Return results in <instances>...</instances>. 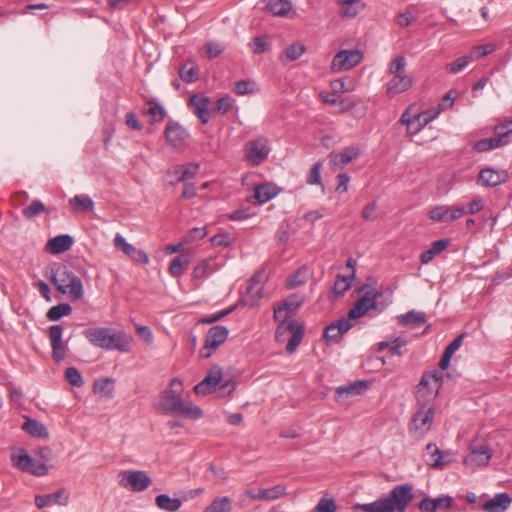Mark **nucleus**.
Masks as SVG:
<instances>
[{"label":"nucleus","instance_id":"obj_1","mask_svg":"<svg viewBox=\"0 0 512 512\" xmlns=\"http://www.w3.org/2000/svg\"><path fill=\"white\" fill-rule=\"evenodd\" d=\"M183 383L178 378H173L168 387L160 392L155 408L165 415H181L188 419L197 420L202 417L200 407L185 402L182 399Z\"/></svg>","mask_w":512,"mask_h":512},{"label":"nucleus","instance_id":"obj_2","mask_svg":"<svg viewBox=\"0 0 512 512\" xmlns=\"http://www.w3.org/2000/svg\"><path fill=\"white\" fill-rule=\"evenodd\" d=\"M414 497L410 484L396 485L389 496L366 504H355L353 509L358 512H405Z\"/></svg>","mask_w":512,"mask_h":512},{"label":"nucleus","instance_id":"obj_3","mask_svg":"<svg viewBox=\"0 0 512 512\" xmlns=\"http://www.w3.org/2000/svg\"><path fill=\"white\" fill-rule=\"evenodd\" d=\"M91 345L107 350L127 353L131 350L132 337L108 327L88 328L83 332Z\"/></svg>","mask_w":512,"mask_h":512},{"label":"nucleus","instance_id":"obj_4","mask_svg":"<svg viewBox=\"0 0 512 512\" xmlns=\"http://www.w3.org/2000/svg\"><path fill=\"white\" fill-rule=\"evenodd\" d=\"M51 282L62 294H68L72 300H79L84 295L81 279L66 265H58L51 270Z\"/></svg>","mask_w":512,"mask_h":512},{"label":"nucleus","instance_id":"obj_5","mask_svg":"<svg viewBox=\"0 0 512 512\" xmlns=\"http://www.w3.org/2000/svg\"><path fill=\"white\" fill-rule=\"evenodd\" d=\"M275 332V340L283 343L288 340L286 351L292 354L296 351L304 336V324L298 323L292 315H282Z\"/></svg>","mask_w":512,"mask_h":512},{"label":"nucleus","instance_id":"obj_6","mask_svg":"<svg viewBox=\"0 0 512 512\" xmlns=\"http://www.w3.org/2000/svg\"><path fill=\"white\" fill-rule=\"evenodd\" d=\"M270 151L268 138L260 136L245 144V160L251 167H258L268 158Z\"/></svg>","mask_w":512,"mask_h":512},{"label":"nucleus","instance_id":"obj_7","mask_svg":"<svg viewBox=\"0 0 512 512\" xmlns=\"http://www.w3.org/2000/svg\"><path fill=\"white\" fill-rule=\"evenodd\" d=\"M11 461L14 467L36 476H44L49 471L47 465L32 458L24 449L12 453Z\"/></svg>","mask_w":512,"mask_h":512},{"label":"nucleus","instance_id":"obj_8","mask_svg":"<svg viewBox=\"0 0 512 512\" xmlns=\"http://www.w3.org/2000/svg\"><path fill=\"white\" fill-rule=\"evenodd\" d=\"M151 478L142 470H125L118 474V483L133 492H142L151 485Z\"/></svg>","mask_w":512,"mask_h":512},{"label":"nucleus","instance_id":"obj_9","mask_svg":"<svg viewBox=\"0 0 512 512\" xmlns=\"http://www.w3.org/2000/svg\"><path fill=\"white\" fill-rule=\"evenodd\" d=\"M228 334L229 330L226 326L211 327L206 334L204 347L200 351L201 357L208 359L212 352L226 341Z\"/></svg>","mask_w":512,"mask_h":512},{"label":"nucleus","instance_id":"obj_10","mask_svg":"<svg viewBox=\"0 0 512 512\" xmlns=\"http://www.w3.org/2000/svg\"><path fill=\"white\" fill-rule=\"evenodd\" d=\"M382 296V292L376 291L374 289L367 290L365 294L354 304V306L349 310L346 319H349L351 322L352 319L360 318L371 310L375 309L377 305V300Z\"/></svg>","mask_w":512,"mask_h":512},{"label":"nucleus","instance_id":"obj_11","mask_svg":"<svg viewBox=\"0 0 512 512\" xmlns=\"http://www.w3.org/2000/svg\"><path fill=\"white\" fill-rule=\"evenodd\" d=\"M362 58L363 54L359 50H341L334 56L331 70L333 72L350 70L358 65Z\"/></svg>","mask_w":512,"mask_h":512},{"label":"nucleus","instance_id":"obj_12","mask_svg":"<svg viewBox=\"0 0 512 512\" xmlns=\"http://www.w3.org/2000/svg\"><path fill=\"white\" fill-rule=\"evenodd\" d=\"M52 358L55 362H62L66 357L67 344L63 343V327L58 324L51 325L48 330Z\"/></svg>","mask_w":512,"mask_h":512},{"label":"nucleus","instance_id":"obj_13","mask_svg":"<svg viewBox=\"0 0 512 512\" xmlns=\"http://www.w3.org/2000/svg\"><path fill=\"white\" fill-rule=\"evenodd\" d=\"M353 327V324L345 317L330 323L324 330L323 338L327 342L339 344L343 335Z\"/></svg>","mask_w":512,"mask_h":512},{"label":"nucleus","instance_id":"obj_14","mask_svg":"<svg viewBox=\"0 0 512 512\" xmlns=\"http://www.w3.org/2000/svg\"><path fill=\"white\" fill-rule=\"evenodd\" d=\"M223 378V372L221 367L215 365L207 371L204 379L199 382L195 387L194 391L198 395H207L212 389L220 384Z\"/></svg>","mask_w":512,"mask_h":512},{"label":"nucleus","instance_id":"obj_15","mask_svg":"<svg viewBox=\"0 0 512 512\" xmlns=\"http://www.w3.org/2000/svg\"><path fill=\"white\" fill-rule=\"evenodd\" d=\"M491 457L492 454L488 445L471 446L470 453L464 458L463 462L467 467L475 469L476 467L487 465Z\"/></svg>","mask_w":512,"mask_h":512},{"label":"nucleus","instance_id":"obj_16","mask_svg":"<svg viewBox=\"0 0 512 512\" xmlns=\"http://www.w3.org/2000/svg\"><path fill=\"white\" fill-rule=\"evenodd\" d=\"M507 179L508 174L506 171L485 168L480 170L477 183L483 187H496L505 183Z\"/></svg>","mask_w":512,"mask_h":512},{"label":"nucleus","instance_id":"obj_17","mask_svg":"<svg viewBox=\"0 0 512 512\" xmlns=\"http://www.w3.org/2000/svg\"><path fill=\"white\" fill-rule=\"evenodd\" d=\"M69 493L65 488H60L53 493L45 495H37L35 497V505L38 509H42L51 505H67Z\"/></svg>","mask_w":512,"mask_h":512},{"label":"nucleus","instance_id":"obj_18","mask_svg":"<svg viewBox=\"0 0 512 512\" xmlns=\"http://www.w3.org/2000/svg\"><path fill=\"white\" fill-rule=\"evenodd\" d=\"M165 137L171 146L180 148L189 137V133L177 122L170 121L165 129Z\"/></svg>","mask_w":512,"mask_h":512},{"label":"nucleus","instance_id":"obj_19","mask_svg":"<svg viewBox=\"0 0 512 512\" xmlns=\"http://www.w3.org/2000/svg\"><path fill=\"white\" fill-rule=\"evenodd\" d=\"M435 411L433 407L417 410L413 416V425L416 432L422 436L428 432L434 420Z\"/></svg>","mask_w":512,"mask_h":512},{"label":"nucleus","instance_id":"obj_20","mask_svg":"<svg viewBox=\"0 0 512 512\" xmlns=\"http://www.w3.org/2000/svg\"><path fill=\"white\" fill-rule=\"evenodd\" d=\"M370 387V382L366 380L355 381L344 386H340L335 391V399L340 402L351 396L361 395Z\"/></svg>","mask_w":512,"mask_h":512},{"label":"nucleus","instance_id":"obj_21","mask_svg":"<svg viewBox=\"0 0 512 512\" xmlns=\"http://www.w3.org/2000/svg\"><path fill=\"white\" fill-rule=\"evenodd\" d=\"M413 85V78L410 75H394L386 84V93L392 98L397 94L409 90Z\"/></svg>","mask_w":512,"mask_h":512},{"label":"nucleus","instance_id":"obj_22","mask_svg":"<svg viewBox=\"0 0 512 512\" xmlns=\"http://www.w3.org/2000/svg\"><path fill=\"white\" fill-rule=\"evenodd\" d=\"M453 498L443 495L437 498L425 496L419 503L418 508L422 512H435L438 509H449L452 505Z\"/></svg>","mask_w":512,"mask_h":512},{"label":"nucleus","instance_id":"obj_23","mask_svg":"<svg viewBox=\"0 0 512 512\" xmlns=\"http://www.w3.org/2000/svg\"><path fill=\"white\" fill-rule=\"evenodd\" d=\"M189 104L194 108V114L200 119V121L203 124L209 122L210 111L208 109V97L199 96L197 94L192 95L189 99Z\"/></svg>","mask_w":512,"mask_h":512},{"label":"nucleus","instance_id":"obj_24","mask_svg":"<svg viewBox=\"0 0 512 512\" xmlns=\"http://www.w3.org/2000/svg\"><path fill=\"white\" fill-rule=\"evenodd\" d=\"M360 154L358 148L355 147H347L343 151L335 153L331 152L329 154L330 162L339 168H343L347 164H349L352 160L356 159Z\"/></svg>","mask_w":512,"mask_h":512},{"label":"nucleus","instance_id":"obj_25","mask_svg":"<svg viewBox=\"0 0 512 512\" xmlns=\"http://www.w3.org/2000/svg\"><path fill=\"white\" fill-rule=\"evenodd\" d=\"M511 502L512 499L508 493H499L486 501L482 508L486 512H504L508 509Z\"/></svg>","mask_w":512,"mask_h":512},{"label":"nucleus","instance_id":"obj_26","mask_svg":"<svg viewBox=\"0 0 512 512\" xmlns=\"http://www.w3.org/2000/svg\"><path fill=\"white\" fill-rule=\"evenodd\" d=\"M280 193V188L272 183H263L254 188V198L257 203L264 204L276 197Z\"/></svg>","mask_w":512,"mask_h":512},{"label":"nucleus","instance_id":"obj_27","mask_svg":"<svg viewBox=\"0 0 512 512\" xmlns=\"http://www.w3.org/2000/svg\"><path fill=\"white\" fill-rule=\"evenodd\" d=\"M336 3L342 7L339 13L342 18H355L366 7L362 0H336Z\"/></svg>","mask_w":512,"mask_h":512},{"label":"nucleus","instance_id":"obj_28","mask_svg":"<svg viewBox=\"0 0 512 512\" xmlns=\"http://www.w3.org/2000/svg\"><path fill=\"white\" fill-rule=\"evenodd\" d=\"M73 245V238L68 234L58 235L51 238L46 245V249L51 254H60L71 248Z\"/></svg>","mask_w":512,"mask_h":512},{"label":"nucleus","instance_id":"obj_29","mask_svg":"<svg viewBox=\"0 0 512 512\" xmlns=\"http://www.w3.org/2000/svg\"><path fill=\"white\" fill-rule=\"evenodd\" d=\"M263 285L260 281L258 283H249L245 294L242 296V303L245 306L253 307L257 304L262 297Z\"/></svg>","mask_w":512,"mask_h":512},{"label":"nucleus","instance_id":"obj_30","mask_svg":"<svg viewBox=\"0 0 512 512\" xmlns=\"http://www.w3.org/2000/svg\"><path fill=\"white\" fill-rule=\"evenodd\" d=\"M443 371L426 372L421 378V387H424L427 383H432L429 388L428 395H437L443 382Z\"/></svg>","mask_w":512,"mask_h":512},{"label":"nucleus","instance_id":"obj_31","mask_svg":"<svg viewBox=\"0 0 512 512\" xmlns=\"http://www.w3.org/2000/svg\"><path fill=\"white\" fill-rule=\"evenodd\" d=\"M22 428L32 437L40 439H47L49 437V432L45 425L37 420L27 418Z\"/></svg>","mask_w":512,"mask_h":512},{"label":"nucleus","instance_id":"obj_32","mask_svg":"<svg viewBox=\"0 0 512 512\" xmlns=\"http://www.w3.org/2000/svg\"><path fill=\"white\" fill-rule=\"evenodd\" d=\"M397 319L402 326H411L413 328L420 327L426 323L425 314L414 310L399 315Z\"/></svg>","mask_w":512,"mask_h":512},{"label":"nucleus","instance_id":"obj_33","mask_svg":"<svg viewBox=\"0 0 512 512\" xmlns=\"http://www.w3.org/2000/svg\"><path fill=\"white\" fill-rule=\"evenodd\" d=\"M69 205L74 212L93 211L94 202L87 194H79L69 199Z\"/></svg>","mask_w":512,"mask_h":512},{"label":"nucleus","instance_id":"obj_34","mask_svg":"<svg viewBox=\"0 0 512 512\" xmlns=\"http://www.w3.org/2000/svg\"><path fill=\"white\" fill-rule=\"evenodd\" d=\"M266 9L274 16L286 17L292 9V3L289 0H269Z\"/></svg>","mask_w":512,"mask_h":512},{"label":"nucleus","instance_id":"obj_35","mask_svg":"<svg viewBox=\"0 0 512 512\" xmlns=\"http://www.w3.org/2000/svg\"><path fill=\"white\" fill-rule=\"evenodd\" d=\"M426 449L433 458L431 463L433 468H443L449 462V454L441 451L435 444L429 443Z\"/></svg>","mask_w":512,"mask_h":512},{"label":"nucleus","instance_id":"obj_36","mask_svg":"<svg viewBox=\"0 0 512 512\" xmlns=\"http://www.w3.org/2000/svg\"><path fill=\"white\" fill-rule=\"evenodd\" d=\"M287 493L284 485L278 484L271 488L259 490V501H273L277 500Z\"/></svg>","mask_w":512,"mask_h":512},{"label":"nucleus","instance_id":"obj_37","mask_svg":"<svg viewBox=\"0 0 512 512\" xmlns=\"http://www.w3.org/2000/svg\"><path fill=\"white\" fill-rule=\"evenodd\" d=\"M155 502L160 509L168 512H176L182 505V502L178 498H171L166 494L158 495Z\"/></svg>","mask_w":512,"mask_h":512},{"label":"nucleus","instance_id":"obj_38","mask_svg":"<svg viewBox=\"0 0 512 512\" xmlns=\"http://www.w3.org/2000/svg\"><path fill=\"white\" fill-rule=\"evenodd\" d=\"M232 501L228 496L216 497L203 512H231Z\"/></svg>","mask_w":512,"mask_h":512},{"label":"nucleus","instance_id":"obj_39","mask_svg":"<svg viewBox=\"0 0 512 512\" xmlns=\"http://www.w3.org/2000/svg\"><path fill=\"white\" fill-rule=\"evenodd\" d=\"M354 280V272L347 275H338L333 286V292L336 296H343L351 288Z\"/></svg>","mask_w":512,"mask_h":512},{"label":"nucleus","instance_id":"obj_40","mask_svg":"<svg viewBox=\"0 0 512 512\" xmlns=\"http://www.w3.org/2000/svg\"><path fill=\"white\" fill-rule=\"evenodd\" d=\"M179 77L186 83L197 81L199 79L198 66L193 62L185 63L179 69Z\"/></svg>","mask_w":512,"mask_h":512},{"label":"nucleus","instance_id":"obj_41","mask_svg":"<svg viewBox=\"0 0 512 512\" xmlns=\"http://www.w3.org/2000/svg\"><path fill=\"white\" fill-rule=\"evenodd\" d=\"M71 312H72V307L70 304L61 303V304L51 307L48 310L46 317L50 321H58L62 317L70 315Z\"/></svg>","mask_w":512,"mask_h":512},{"label":"nucleus","instance_id":"obj_42","mask_svg":"<svg viewBox=\"0 0 512 512\" xmlns=\"http://www.w3.org/2000/svg\"><path fill=\"white\" fill-rule=\"evenodd\" d=\"M306 51L305 45L301 43H293L289 45L280 56V60L284 61V58L294 61L299 59Z\"/></svg>","mask_w":512,"mask_h":512},{"label":"nucleus","instance_id":"obj_43","mask_svg":"<svg viewBox=\"0 0 512 512\" xmlns=\"http://www.w3.org/2000/svg\"><path fill=\"white\" fill-rule=\"evenodd\" d=\"M46 212V207L42 201L35 199L23 209V215L27 219H33L41 213Z\"/></svg>","mask_w":512,"mask_h":512},{"label":"nucleus","instance_id":"obj_44","mask_svg":"<svg viewBox=\"0 0 512 512\" xmlns=\"http://www.w3.org/2000/svg\"><path fill=\"white\" fill-rule=\"evenodd\" d=\"M438 115H439V111H437V110H427L422 113L415 114V118L417 119V128L413 133H418L419 131H421L427 124H429Z\"/></svg>","mask_w":512,"mask_h":512},{"label":"nucleus","instance_id":"obj_45","mask_svg":"<svg viewBox=\"0 0 512 512\" xmlns=\"http://www.w3.org/2000/svg\"><path fill=\"white\" fill-rule=\"evenodd\" d=\"M503 144L502 139L496 135V137L482 139L476 142L474 149L478 152L488 151L497 148Z\"/></svg>","mask_w":512,"mask_h":512},{"label":"nucleus","instance_id":"obj_46","mask_svg":"<svg viewBox=\"0 0 512 512\" xmlns=\"http://www.w3.org/2000/svg\"><path fill=\"white\" fill-rule=\"evenodd\" d=\"M300 305V302L296 300V297H290L283 304L279 305L278 308L274 309V319L280 320L282 315H291L290 311L293 308H297Z\"/></svg>","mask_w":512,"mask_h":512},{"label":"nucleus","instance_id":"obj_47","mask_svg":"<svg viewBox=\"0 0 512 512\" xmlns=\"http://www.w3.org/2000/svg\"><path fill=\"white\" fill-rule=\"evenodd\" d=\"M429 218L436 222H450L449 207L446 205L436 206L429 212Z\"/></svg>","mask_w":512,"mask_h":512},{"label":"nucleus","instance_id":"obj_48","mask_svg":"<svg viewBox=\"0 0 512 512\" xmlns=\"http://www.w3.org/2000/svg\"><path fill=\"white\" fill-rule=\"evenodd\" d=\"M471 60V56L469 55L459 57L455 61L446 64L445 70L450 73L456 74L465 69Z\"/></svg>","mask_w":512,"mask_h":512},{"label":"nucleus","instance_id":"obj_49","mask_svg":"<svg viewBox=\"0 0 512 512\" xmlns=\"http://www.w3.org/2000/svg\"><path fill=\"white\" fill-rule=\"evenodd\" d=\"M496 50V45L492 43L475 46L471 49L469 56L471 59H480L493 53Z\"/></svg>","mask_w":512,"mask_h":512},{"label":"nucleus","instance_id":"obj_50","mask_svg":"<svg viewBox=\"0 0 512 512\" xmlns=\"http://www.w3.org/2000/svg\"><path fill=\"white\" fill-rule=\"evenodd\" d=\"M199 170V165H192L191 167L177 166V171H180V176L176 179V183L184 182L187 183L189 179H192Z\"/></svg>","mask_w":512,"mask_h":512},{"label":"nucleus","instance_id":"obj_51","mask_svg":"<svg viewBox=\"0 0 512 512\" xmlns=\"http://www.w3.org/2000/svg\"><path fill=\"white\" fill-rule=\"evenodd\" d=\"M336 510L337 505L333 498L322 497L313 512H335Z\"/></svg>","mask_w":512,"mask_h":512},{"label":"nucleus","instance_id":"obj_52","mask_svg":"<svg viewBox=\"0 0 512 512\" xmlns=\"http://www.w3.org/2000/svg\"><path fill=\"white\" fill-rule=\"evenodd\" d=\"M225 50L223 44L215 41H209L205 44V52L208 59H214L221 55Z\"/></svg>","mask_w":512,"mask_h":512},{"label":"nucleus","instance_id":"obj_53","mask_svg":"<svg viewBox=\"0 0 512 512\" xmlns=\"http://www.w3.org/2000/svg\"><path fill=\"white\" fill-rule=\"evenodd\" d=\"M65 379L74 387H80L83 384L82 375L75 367H69L66 369Z\"/></svg>","mask_w":512,"mask_h":512},{"label":"nucleus","instance_id":"obj_54","mask_svg":"<svg viewBox=\"0 0 512 512\" xmlns=\"http://www.w3.org/2000/svg\"><path fill=\"white\" fill-rule=\"evenodd\" d=\"M234 306L232 307H229L225 310H222L220 312H217L215 314H212V315H209V316H205V317H202L198 320V324H212V323H215L221 319H223L225 316L229 315L230 313H232V311L234 310Z\"/></svg>","mask_w":512,"mask_h":512},{"label":"nucleus","instance_id":"obj_55","mask_svg":"<svg viewBox=\"0 0 512 512\" xmlns=\"http://www.w3.org/2000/svg\"><path fill=\"white\" fill-rule=\"evenodd\" d=\"M321 168L322 164L320 162H316L311 167L308 177H307V183L309 185H319L322 184L321 180Z\"/></svg>","mask_w":512,"mask_h":512},{"label":"nucleus","instance_id":"obj_56","mask_svg":"<svg viewBox=\"0 0 512 512\" xmlns=\"http://www.w3.org/2000/svg\"><path fill=\"white\" fill-rule=\"evenodd\" d=\"M188 264V260L182 261L181 256H177L170 262L169 273L173 277H178L183 273V267Z\"/></svg>","mask_w":512,"mask_h":512},{"label":"nucleus","instance_id":"obj_57","mask_svg":"<svg viewBox=\"0 0 512 512\" xmlns=\"http://www.w3.org/2000/svg\"><path fill=\"white\" fill-rule=\"evenodd\" d=\"M406 59L404 56H398L389 64V72L394 75H401L405 71Z\"/></svg>","mask_w":512,"mask_h":512},{"label":"nucleus","instance_id":"obj_58","mask_svg":"<svg viewBox=\"0 0 512 512\" xmlns=\"http://www.w3.org/2000/svg\"><path fill=\"white\" fill-rule=\"evenodd\" d=\"M211 271V262L209 260H202L193 269V277L202 279Z\"/></svg>","mask_w":512,"mask_h":512},{"label":"nucleus","instance_id":"obj_59","mask_svg":"<svg viewBox=\"0 0 512 512\" xmlns=\"http://www.w3.org/2000/svg\"><path fill=\"white\" fill-rule=\"evenodd\" d=\"M250 46L254 54H262L268 50V44L265 36H257L253 38Z\"/></svg>","mask_w":512,"mask_h":512},{"label":"nucleus","instance_id":"obj_60","mask_svg":"<svg viewBox=\"0 0 512 512\" xmlns=\"http://www.w3.org/2000/svg\"><path fill=\"white\" fill-rule=\"evenodd\" d=\"M408 341L402 337H396L391 341L389 354L390 356H402V347L406 346Z\"/></svg>","mask_w":512,"mask_h":512},{"label":"nucleus","instance_id":"obj_61","mask_svg":"<svg viewBox=\"0 0 512 512\" xmlns=\"http://www.w3.org/2000/svg\"><path fill=\"white\" fill-rule=\"evenodd\" d=\"M127 256L139 264H147L149 262L148 254L135 246H133Z\"/></svg>","mask_w":512,"mask_h":512},{"label":"nucleus","instance_id":"obj_62","mask_svg":"<svg viewBox=\"0 0 512 512\" xmlns=\"http://www.w3.org/2000/svg\"><path fill=\"white\" fill-rule=\"evenodd\" d=\"M210 242L216 247H228L232 244V238L228 233L214 235Z\"/></svg>","mask_w":512,"mask_h":512},{"label":"nucleus","instance_id":"obj_63","mask_svg":"<svg viewBox=\"0 0 512 512\" xmlns=\"http://www.w3.org/2000/svg\"><path fill=\"white\" fill-rule=\"evenodd\" d=\"M148 112L156 121H162L166 116L165 109L157 102H149Z\"/></svg>","mask_w":512,"mask_h":512},{"label":"nucleus","instance_id":"obj_64","mask_svg":"<svg viewBox=\"0 0 512 512\" xmlns=\"http://www.w3.org/2000/svg\"><path fill=\"white\" fill-rule=\"evenodd\" d=\"M494 132L501 139L509 136L512 133V120H508L499 125H496Z\"/></svg>","mask_w":512,"mask_h":512}]
</instances>
